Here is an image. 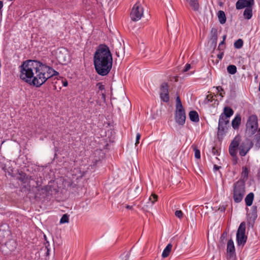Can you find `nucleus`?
<instances>
[{
  "instance_id": "1",
  "label": "nucleus",
  "mask_w": 260,
  "mask_h": 260,
  "mask_svg": "<svg viewBox=\"0 0 260 260\" xmlns=\"http://www.w3.org/2000/svg\"><path fill=\"white\" fill-rule=\"evenodd\" d=\"M20 78L31 85L40 87L46 81L59 73L52 68L34 60H27L19 67Z\"/></svg>"
},
{
  "instance_id": "2",
  "label": "nucleus",
  "mask_w": 260,
  "mask_h": 260,
  "mask_svg": "<svg viewBox=\"0 0 260 260\" xmlns=\"http://www.w3.org/2000/svg\"><path fill=\"white\" fill-rule=\"evenodd\" d=\"M93 62L99 75L104 76L109 74L112 69L113 58L107 46L102 44L98 47L94 55Z\"/></svg>"
},
{
  "instance_id": "3",
  "label": "nucleus",
  "mask_w": 260,
  "mask_h": 260,
  "mask_svg": "<svg viewBox=\"0 0 260 260\" xmlns=\"http://www.w3.org/2000/svg\"><path fill=\"white\" fill-rule=\"evenodd\" d=\"M244 185L243 183L237 182L235 184L234 188V200L236 203L240 202L244 196Z\"/></svg>"
},
{
  "instance_id": "4",
  "label": "nucleus",
  "mask_w": 260,
  "mask_h": 260,
  "mask_svg": "<svg viewBox=\"0 0 260 260\" xmlns=\"http://www.w3.org/2000/svg\"><path fill=\"white\" fill-rule=\"evenodd\" d=\"M144 9L140 2H137L133 7L130 16L133 21H137L143 16Z\"/></svg>"
},
{
  "instance_id": "5",
  "label": "nucleus",
  "mask_w": 260,
  "mask_h": 260,
  "mask_svg": "<svg viewBox=\"0 0 260 260\" xmlns=\"http://www.w3.org/2000/svg\"><path fill=\"white\" fill-rule=\"evenodd\" d=\"M245 223L242 222L240 223L236 234V240L238 245H244L247 241V236L245 235Z\"/></svg>"
},
{
  "instance_id": "6",
  "label": "nucleus",
  "mask_w": 260,
  "mask_h": 260,
  "mask_svg": "<svg viewBox=\"0 0 260 260\" xmlns=\"http://www.w3.org/2000/svg\"><path fill=\"white\" fill-rule=\"evenodd\" d=\"M258 128V120L256 116L252 115L249 116L246 123V131L251 134H254Z\"/></svg>"
},
{
  "instance_id": "7",
  "label": "nucleus",
  "mask_w": 260,
  "mask_h": 260,
  "mask_svg": "<svg viewBox=\"0 0 260 260\" xmlns=\"http://www.w3.org/2000/svg\"><path fill=\"white\" fill-rule=\"evenodd\" d=\"M230 119L219 116L218 125V136L222 137L226 133L229 126Z\"/></svg>"
},
{
  "instance_id": "8",
  "label": "nucleus",
  "mask_w": 260,
  "mask_h": 260,
  "mask_svg": "<svg viewBox=\"0 0 260 260\" xmlns=\"http://www.w3.org/2000/svg\"><path fill=\"white\" fill-rule=\"evenodd\" d=\"M240 144V137H236L229 146V153L233 157L236 156L237 149Z\"/></svg>"
},
{
  "instance_id": "9",
  "label": "nucleus",
  "mask_w": 260,
  "mask_h": 260,
  "mask_svg": "<svg viewBox=\"0 0 260 260\" xmlns=\"http://www.w3.org/2000/svg\"><path fill=\"white\" fill-rule=\"evenodd\" d=\"M176 122L180 125H183L185 122L186 115L183 109L176 110L175 117Z\"/></svg>"
},
{
  "instance_id": "10",
  "label": "nucleus",
  "mask_w": 260,
  "mask_h": 260,
  "mask_svg": "<svg viewBox=\"0 0 260 260\" xmlns=\"http://www.w3.org/2000/svg\"><path fill=\"white\" fill-rule=\"evenodd\" d=\"M251 147V143L248 140L242 142L239 147V154L241 156H244L247 153Z\"/></svg>"
},
{
  "instance_id": "11",
  "label": "nucleus",
  "mask_w": 260,
  "mask_h": 260,
  "mask_svg": "<svg viewBox=\"0 0 260 260\" xmlns=\"http://www.w3.org/2000/svg\"><path fill=\"white\" fill-rule=\"evenodd\" d=\"M160 98L161 101L167 103L169 101L168 91V85L167 83H163L160 86Z\"/></svg>"
},
{
  "instance_id": "12",
  "label": "nucleus",
  "mask_w": 260,
  "mask_h": 260,
  "mask_svg": "<svg viewBox=\"0 0 260 260\" xmlns=\"http://www.w3.org/2000/svg\"><path fill=\"white\" fill-rule=\"evenodd\" d=\"M227 255L229 258H233L235 256V247L233 240L230 239L227 244Z\"/></svg>"
},
{
  "instance_id": "13",
  "label": "nucleus",
  "mask_w": 260,
  "mask_h": 260,
  "mask_svg": "<svg viewBox=\"0 0 260 260\" xmlns=\"http://www.w3.org/2000/svg\"><path fill=\"white\" fill-rule=\"evenodd\" d=\"M234 114L233 110L230 107L226 106L223 109V112L219 116L225 119H230V118Z\"/></svg>"
},
{
  "instance_id": "14",
  "label": "nucleus",
  "mask_w": 260,
  "mask_h": 260,
  "mask_svg": "<svg viewBox=\"0 0 260 260\" xmlns=\"http://www.w3.org/2000/svg\"><path fill=\"white\" fill-rule=\"evenodd\" d=\"M241 121V117L240 114H237L232 121V125L234 129L239 128Z\"/></svg>"
},
{
  "instance_id": "15",
  "label": "nucleus",
  "mask_w": 260,
  "mask_h": 260,
  "mask_svg": "<svg viewBox=\"0 0 260 260\" xmlns=\"http://www.w3.org/2000/svg\"><path fill=\"white\" fill-rule=\"evenodd\" d=\"M250 6L248 4L247 0H238L236 4V9L238 10H240L245 7L246 8Z\"/></svg>"
},
{
  "instance_id": "16",
  "label": "nucleus",
  "mask_w": 260,
  "mask_h": 260,
  "mask_svg": "<svg viewBox=\"0 0 260 260\" xmlns=\"http://www.w3.org/2000/svg\"><path fill=\"white\" fill-rule=\"evenodd\" d=\"M5 245L10 251H13L16 249L17 243L15 241L10 240L6 243Z\"/></svg>"
},
{
  "instance_id": "17",
  "label": "nucleus",
  "mask_w": 260,
  "mask_h": 260,
  "mask_svg": "<svg viewBox=\"0 0 260 260\" xmlns=\"http://www.w3.org/2000/svg\"><path fill=\"white\" fill-rule=\"evenodd\" d=\"M248 216L250 219L254 221L257 218V207L255 206H252L251 211L248 213Z\"/></svg>"
},
{
  "instance_id": "18",
  "label": "nucleus",
  "mask_w": 260,
  "mask_h": 260,
  "mask_svg": "<svg viewBox=\"0 0 260 260\" xmlns=\"http://www.w3.org/2000/svg\"><path fill=\"white\" fill-rule=\"evenodd\" d=\"M243 16L245 19H250L252 16V7H248L246 8L243 13Z\"/></svg>"
},
{
  "instance_id": "19",
  "label": "nucleus",
  "mask_w": 260,
  "mask_h": 260,
  "mask_svg": "<svg viewBox=\"0 0 260 260\" xmlns=\"http://www.w3.org/2000/svg\"><path fill=\"white\" fill-rule=\"evenodd\" d=\"M189 116L191 121L197 122L199 121L198 113L196 111H191L189 113Z\"/></svg>"
},
{
  "instance_id": "20",
  "label": "nucleus",
  "mask_w": 260,
  "mask_h": 260,
  "mask_svg": "<svg viewBox=\"0 0 260 260\" xmlns=\"http://www.w3.org/2000/svg\"><path fill=\"white\" fill-rule=\"evenodd\" d=\"M172 248V245L171 243L168 244L162 251L161 254L162 257L163 258L168 257L170 253Z\"/></svg>"
},
{
  "instance_id": "21",
  "label": "nucleus",
  "mask_w": 260,
  "mask_h": 260,
  "mask_svg": "<svg viewBox=\"0 0 260 260\" xmlns=\"http://www.w3.org/2000/svg\"><path fill=\"white\" fill-rule=\"evenodd\" d=\"M254 198V194L252 192H250L247 195L245 199L246 205L247 206H250L253 202Z\"/></svg>"
},
{
  "instance_id": "22",
  "label": "nucleus",
  "mask_w": 260,
  "mask_h": 260,
  "mask_svg": "<svg viewBox=\"0 0 260 260\" xmlns=\"http://www.w3.org/2000/svg\"><path fill=\"white\" fill-rule=\"evenodd\" d=\"M186 2L189 4V6L194 11L198 10L199 8V4L197 0H186Z\"/></svg>"
},
{
  "instance_id": "23",
  "label": "nucleus",
  "mask_w": 260,
  "mask_h": 260,
  "mask_svg": "<svg viewBox=\"0 0 260 260\" xmlns=\"http://www.w3.org/2000/svg\"><path fill=\"white\" fill-rule=\"evenodd\" d=\"M217 15L219 22L222 24H224L226 20L224 12L220 10L218 11Z\"/></svg>"
},
{
  "instance_id": "24",
  "label": "nucleus",
  "mask_w": 260,
  "mask_h": 260,
  "mask_svg": "<svg viewBox=\"0 0 260 260\" xmlns=\"http://www.w3.org/2000/svg\"><path fill=\"white\" fill-rule=\"evenodd\" d=\"M17 178L23 183H26L28 180V176L22 172L19 173Z\"/></svg>"
},
{
  "instance_id": "25",
  "label": "nucleus",
  "mask_w": 260,
  "mask_h": 260,
  "mask_svg": "<svg viewBox=\"0 0 260 260\" xmlns=\"http://www.w3.org/2000/svg\"><path fill=\"white\" fill-rule=\"evenodd\" d=\"M227 71L230 74H235L237 72V67L235 65H230L227 68Z\"/></svg>"
},
{
  "instance_id": "26",
  "label": "nucleus",
  "mask_w": 260,
  "mask_h": 260,
  "mask_svg": "<svg viewBox=\"0 0 260 260\" xmlns=\"http://www.w3.org/2000/svg\"><path fill=\"white\" fill-rule=\"evenodd\" d=\"M234 45L235 48L240 49L242 48L243 45V41L242 39H239L234 43Z\"/></svg>"
},
{
  "instance_id": "27",
  "label": "nucleus",
  "mask_w": 260,
  "mask_h": 260,
  "mask_svg": "<svg viewBox=\"0 0 260 260\" xmlns=\"http://www.w3.org/2000/svg\"><path fill=\"white\" fill-rule=\"evenodd\" d=\"M176 110L183 109L181 100L179 96L176 98Z\"/></svg>"
},
{
  "instance_id": "28",
  "label": "nucleus",
  "mask_w": 260,
  "mask_h": 260,
  "mask_svg": "<svg viewBox=\"0 0 260 260\" xmlns=\"http://www.w3.org/2000/svg\"><path fill=\"white\" fill-rule=\"evenodd\" d=\"M59 222L60 224L69 222V215L67 214H63L60 219Z\"/></svg>"
},
{
  "instance_id": "29",
  "label": "nucleus",
  "mask_w": 260,
  "mask_h": 260,
  "mask_svg": "<svg viewBox=\"0 0 260 260\" xmlns=\"http://www.w3.org/2000/svg\"><path fill=\"white\" fill-rule=\"evenodd\" d=\"M157 200V196L155 194H152L149 198V202L152 206Z\"/></svg>"
},
{
  "instance_id": "30",
  "label": "nucleus",
  "mask_w": 260,
  "mask_h": 260,
  "mask_svg": "<svg viewBox=\"0 0 260 260\" xmlns=\"http://www.w3.org/2000/svg\"><path fill=\"white\" fill-rule=\"evenodd\" d=\"M8 231H4L0 229V243L3 241L6 235H8Z\"/></svg>"
},
{
  "instance_id": "31",
  "label": "nucleus",
  "mask_w": 260,
  "mask_h": 260,
  "mask_svg": "<svg viewBox=\"0 0 260 260\" xmlns=\"http://www.w3.org/2000/svg\"><path fill=\"white\" fill-rule=\"evenodd\" d=\"M255 145L258 147H260V129L259 133L255 136Z\"/></svg>"
},
{
  "instance_id": "32",
  "label": "nucleus",
  "mask_w": 260,
  "mask_h": 260,
  "mask_svg": "<svg viewBox=\"0 0 260 260\" xmlns=\"http://www.w3.org/2000/svg\"><path fill=\"white\" fill-rule=\"evenodd\" d=\"M193 150L194 151V156L196 158L199 159L201 157L200 151L196 147L193 148Z\"/></svg>"
},
{
  "instance_id": "33",
  "label": "nucleus",
  "mask_w": 260,
  "mask_h": 260,
  "mask_svg": "<svg viewBox=\"0 0 260 260\" xmlns=\"http://www.w3.org/2000/svg\"><path fill=\"white\" fill-rule=\"evenodd\" d=\"M216 88L217 90V92L220 93L219 95L222 98V93H224L223 88L221 86H217Z\"/></svg>"
},
{
  "instance_id": "34",
  "label": "nucleus",
  "mask_w": 260,
  "mask_h": 260,
  "mask_svg": "<svg viewBox=\"0 0 260 260\" xmlns=\"http://www.w3.org/2000/svg\"><path fill=\"white\" fill-rule=\"evenodd\" d=\"M176 216L179 218H181L183 216V212L181 210H177L175 213Z\"/></svg>"
},
{
  "instance_id": "35",
  "label": "nucleus",
  "mask_w": 260,
  "mask_h": 260,
  "mask_svg": "<svg viewBox=\"0 0 260 260\" xmlns=\"http://www.w3.org/2000/svg\"><path fill=\"white\" fill-rule=\"evenodd\" d=\"M141 138V134L139 133H138L136 135V143L135 145H137L139 143V140Z\"/></svg>"
},
{
  "instance_id": "36",
  "label": "nucleus",
  "mask_w": 260,
  "mask_h": 260,
  "mask_svg": "<svg viewBox=\"0 0 260 260\" xmlns=\"http://www.w3.org/2000/svg\"><path fill=\"white\" fill-rule=\"evenodd\" d=\"M96 86L100 90L102 91L105 89V86L102 83H97Z\"/></svg>"
},
{
  "instance_id": "37",
  "label": "nucleus",
  "mask_w": 260,
  "mask_h": 260,
  "mask_svg": "<svg viewBox=\"0 0 260 260\" xmlns=\"http://www.w3.org/2000/svg\"><path fill=\"white\" fill-rule=\"evenodd\" d=\"M248 175V170L246 168L243 169L242 171V175L244 177H247Z\"/></svg>"
},
{
  "instance_id": "38",
  "label": "nucleus",
  "mask_w": 260,
  "mask_h": 260,
  "mask_svg": "<svg viewBox=\"0 0 260 260\" xmlns=\"http://www.w3.org/2000/svg\"><path fill=\"white\" fill-rule=\"evenodd\" d=\"M224 40H222L219 44V46L218 47V49L219 50H223V48H222L223 47V45H224Z\"/></svg>"
},
{
  "instance_id": "39",
  "label": "nucleus",
  "mask_w": 260,
  "mask_h": 260,
  "mask_svg": "<svg viewBox=\"0 0 260 260\" xmlns=\"http://www.w3.org/2000/svg\"><path fill=\"white\" fill-rule=\"evenodd\" d=\"M190 69V64L187 63L183 69V72H187Z\"/></svg>"
},
{
  "instance_id": "40",
  "label": "nucleus",
  "mask_w": 260,
  "mask_h": 260,
  "mask_svg": "<svg viewBox=\"0 0 260 260\" xmlns=\"http://www.w3.org/2000/svg\"><path fill=\"white\" fill-rule=\"evenodd\" d=\"M247 2L250 7H252L254 5V0H247Z\"/></svg>"
},
{
  "instance_id": "41",
  "label": "nucleus",
  "mask_w": 260,
  "mask_h": 260,
  "mask_svg": "<svg viewBox=\"0 0 260 260\" xmlns=\"http://www.w3.org/2000/svg\"><path fill=\"white\" fill-rule=\"evenodd\" d=\"M223 51L220 52L219 54H217V57L219 59H221L223 58Z\"/></svg>"
},
{
  "instance_id": "42",
  "label": "nucleus",
  "mask_w": 260,
  "mask_h": 260,
  "mask_svg": "<svg viewBox=\"0 0 260 260\" xmlns=\"http://www.w3.org/2000/svg\"><path fill=\"white\" fill-rule=\"evenodd\" d=\"M8 173L9 175H10V176H13L14 175V173H13V171L12 169H11L10 171H8Z\"/></svg>"
},
{
  "instance_id": "43",
  "label": "nucleus",
  "mask_w": 260,
  "mask_h": 260,
  "mask_svg": "<svg viewBox=\"0 0 260 260\" xmlns=\"http://www.w3.org/2000/svg\"><path fill=\"white\" fill-rule=\"evenodd\" d=\"M3 7V2L2 1H0V9H2Z\"/></svg>"
},
{
  "instance_id": "44",
  "label": "nucleus",
  "mask_w": 260,
  "mask_h": 260,
  "mask_svg": "<svg viewBox=\"0 0 260 260\" xmlns=\"http://www.w3.org/2000/svg\"><path fill=\"white\" fill-rule=\"evenodd\" d=\"M226 235V233L225 232H224V233L222 234V236H221V238H224L225 237Z\"/></svg>"
},
{
  "instance_id": "45",
  "label": "nucleus",
  "mask_w": 260,
  "mask_h": 260,
  "mask_svg": "<svg viewBox=\"0 0 260 260\" xmlns=\"http://www.w3.org/2000/svg\"><path fill=\"white\" fill-rule=\"evenodd\" d=\"M125 208L128 209H132V206H129V205H126Z\"/></svg>"
},
{
  "instance_id": "46",
  "label": "nucleus",
  "mask_w": 260,
  "mask_h": 260,
  "mask_svg": "<svg viewBox=\"0 0 260 260\" xmlns=\"http://www.w3.org/2000/svg\"><path fill=\"white\" fill-rule=\"evenodd\" d=\"M214 169H215V170H218V169H219V167H218V166H216V165H214Z\"/></svg>"
},
{
  "instance_id": "47",
  "label": "nucleus",
  "mask_w": 260,
  "mask_h": 260,
  "mask_svg": "<svg viewBox=\"0 0 260 260\" xmlns=\"http://www.w3.org/2000/svg\"><path fill=\"white\" fill-rule=\"evenodd\" d=\"M67 85H68V82L67 81L63 83V85L64 86H67Z\"/></svg>"
},
{
  "instance_id": "48",
  "label": "nucleus",
  "mask_w": 260,
  "mask_h": 260,
  "mask_svg": "<svg viewBox=\"0 0 260 260\" xmlns=\"http://www.w3.org/2000/svg\"><path fill=\"white\" fill-rule=\"evenodd\" d=\"M225 38H226V36H225V35H224V36L223 37V40H224H224H225Z\"/></svg>"
},
{
  "instance_id": "49",
  "label": "nucleus",
  "mask_w": 260,
  "mask_h": 260,
  "mask_svg": "<svg viewBox=\"0 0 260 260\" xmlns=\"http://www.w3.org/2000/svg\"><path fill=\"white\" fill-rule=\"evenodd\" d=\"M49 250L48 249H47V254H49Z\"/></svg>"
},
{
  "instance_id": "50",
  "label": "nucleus",
  "mask_w": 260,
  "mask_h": 260,
  "mask_svg": "<svg viewBox=\"0 0 260 260\" xmlns=\"http://www.w3.org/2000/svg\"><path fill=\"white\" fill-rule=\"evenodd\" d=\"M102 95L104 97L105 96V94L104 93H102Z\"/></svg>"
},
{
  "instance_id": "51",
  "label": "nucleus",
  "mask_w": 260,
  "mask_h": 260,
  "mask_svg": "<svg viewBox=\"0 0 260 260\" xmlns=\"http://www.w3.org/2000/svg\"><path fill=\"white\" fill-rule=\"evenodd\" d=\"M257 76H255V79H257Z\"/></svg>"
}]
</instances>
